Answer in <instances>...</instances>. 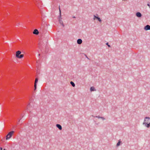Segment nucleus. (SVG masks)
Returning a JSON list of instances; mask_svg holds the SVG:
<instances>
[{
  "label": "nucleus",
  "instance_id": "nucleus-10",
  "mask_svg": "<svg viewBox=\"0 0 150 150\" xmlns=\"http://www.w3.org/2000/svg\"><path fill=\"white\" fill-rule=\"evenodd\" d=\"M56 126L57 127H58L60 130H62V127L61 125L59 124H57L56 125Z\"/></svg>",
  "mask_w": 150,
  "mask_h": 150
},
{
  "label": "nucleus",
  "instance_id": "nucleus-5",
  "mask_svg": "<svg viewBox=\"0 0 150 150\" xmlns=\"http://www.w3.org/2000/svg\"><path fill=\"white\" fill-rule=\"evenodd\" d=\"M144 29L145 30H150V26L147 25L144 27Z\"/></svg>",
  "mask_w": 150,
  "mask_h": 150
},
{
  "label": "nucleus",
  "instance_id": "nucleus-15",
  "mask_svg": "<svg viewBox=\"0 0 150 150\" xmlns=\"http://www.w3.org/2000/svg\"><path fill=\"white\" fill-rule=\"evenodd\" d=\"M106 45L108 46V47H110V45L108 44V43H106Z\"/></svg>",
  "mask_w": 150,
  "mask_h": 150
},
{
  "label": "nucleus",
  "instance_id": "nucleus-2",
  "mask_svg": "<svg viewBox=\"0 0 150 150\" xmlns=\"http://www.w3.org/2000/svg\"><path fill=\"white\" fill-rule=\"evenodd\" d=\"M21 52L20 51H18L16 52V56L18 59H21L23 57V54H21Z\"/></svg>",
  "mask_w": 150,
  "mask_h": 150
},
{
  "label": "nucleus",
  "instance_id": "nucleus-21",
  "mask_svg": "<svg viewBox=\"0 0 150 150\" xmlns=\"http://www.w3.org/2000/svg\"><path fill=\"white\" fill-rule=\"evenodd\" d=\"M4 150H6L5 149H4Z\"/></svg>",
  "mask_w": 150,
  "mask_h": 150
},
{
  "label": "nucleus",
  "instance_id": "nucleus-19",
  "mask_svg": "<svg viewBox=\"0 0 150 150\" xmlns=\"http://www.w3.org/2000/svg\"><path fill=\"white\" fill-rule=\"evenodd\" d=\"M59 11H60V8H59Z\"/></svg>",
  "mask_w": 150,
  "mask_h": 150
},
{
  "label": "nucleus",
  "instance_id": "nucleus-11",
  "mask_svg": "<svg viewBox=\"0 0 150 150\" xmlns=\"http://www.w3.org/2000/svg\"><path fill=\"white\" fill-rule=\"evenodd\" d=\"M91 91H93L95 90L94 88L93 87H92L90 88Z\"/></svg>",
  "mask_w": 150,
  "mask_h": 150
},
{
  "label": "nucleus",
  "instance_id": "nucleus-1",
  "mask_svg": "<svg viewBox=\"0 0 150 150\" xmlns=\"http://www.w3.org/2000/svg\"><path fill=\"white\" fill-rule=\"evenodd\" d=\"M143 124L148 128L150 127V118L146 117L144 119Z\"/></svg>",
  "mask_w": 150,
  "mask_h": 150
},
{
  "label": "nucleus",
  "instance_id": "nucleus-3",
  "mask_svg": "<svg viewBox=\"0 0 150 150\" xmlns=\"http://www.w3.org/2000/svg\"><path fill=\"white\" fill-rule=\"evenodd\" d=\"M14 132L13 131H11L9 132L6 137V140H7L10 138Z\"/></svg>",
  "mask_w": 150,
  "mask_h": 150
},
{
  "label": "nucleus",
  "instance_id": "nucleus-7",
  "mask_svg": "<svg viewBox=\"0 0 150 150\" xmlns=\"http://www.w3.org/2000/svg\"><path fill=\"white\" fill-rule=\"evenodd\" d=\"M136 16L138 17H140L142 16L141 14L139 12H137L136 14Z\"/></svg>",
  "mask_w": 150,
  "mask_h": 150
},
{
  "label": "nucleus",
  "instance_id": "nucleus-13",
  "mask_svg": "<svg viewBox=\"0 0 150 150\" xmlns=\"http://www.w3.org/2000/svg\"><path fill=\"white\" fill-rule=\"evenodd\" d=\"M121 142L120 141H119V142L117 143V146H118L120 145V143Z\"/></svg>",
  "mask_w": 150,
  "mask_h": 150
},
{
  "label": "nucleus",
  "instance_id": "nucleus-9",
  "mask_svg": "<svg viewBox=\"0 0 150 150\" xmlns=\"http://www.w3.org/2000/svg\"><path fill=\"white\" fill-rule=\"evenodd\" d=\"M82 42V40L81 39H79L77 40V43L79 44H81Z\"/></svg>",
  "mask_w": 150,
  "mask_h": 150
},
{
  "label": "nucleus",
  "instance_id": "nucleus-18",
  "mask_svg": "<svg viewBox=\"0 0 150 150\" xmlns=\"http://www.w3.org/2000/svg\"><path fill=\"white\" fill-rule=\"evenodd\" d=\"M62 25H63V26H64V25H63V23H62Z\"/></svg>",
  "mask_w": 150,
  "mask_h": 150
},
{
  "label": "nucleus",
  "instance_id": "nucleus-4",
  "mask_svg": "<svg viewBox=\"0 0 150 150\" xmlns=\"http://www.w3.org/2000/svg\"><path fill=\"white\" fill-rule=\"evenodd\" d=\"M38 81V78H36L35 79L34 84V90L35 91L37 88V84Z\"/></svg>",
  "mask_w": 150,
  "mask_h": 150
},
{
  "label": "nucleus",
  "instance_id": "nucleus-14",
  "mask_svg": "<svg viewBox=\"0 0 150 150\" xmlns=\"http://www.w3.org/2000/svg\"><path fill=\"white\" fill-rule=\"evenodd\" d=\"M96 117H97L98 118H100L103 119V117H100L99 116H97Z\"/></svg>",
  "mask_w": 150,
  "mask_h": 150
},
{
  "label": "nucleus",
  "instance_id": "nucleus-20",
  "mask_svg": "<svg viewBox=\"0 0 150 150\" xmlns=\"http://www.w3.org/2000/svg\"><path fill=\"white\" fill-rule=\"evenodd\" d=\"M29 105H28L27 106V107H28V106Z\"/></svg>",
  "mask_w": 150,
  "mask_h": 150
},
{
  "label": "nucleus",
  "instance_id": "nucleus-12",
  "mask_svg": "<svg viewBox=\"0 0 150 150\" xmlns=\"http://www.w3.org/2000/svg\"><path fill=\"white\" fill-rule=\"evenodd\" d=\"M70 83L73 87H74L75 86V84L73 82L71 81L70 82Z\"/></svg>",
  "mask_w": 150,
  "mask_h": 150
},
{
  "label": "nucleus",
  "instance_id": "nucleus-16",
  "mask_svg": "<svg viewBox=\"0 0 150 150\" xmlns=\"http://www.w3.org/2000/svg\"><path fill=\"white\" fill-rule=\"evenodd\" d=\"M147 5L150 8V6L149 3L147 4Z\"/></svg>",
  "mask_w": 150,
  "mask_h": 150
},
{
  "label": "nucleus",
  "instance_id": "nucleus-17",
  "mask_svg": "<svg viewBox=\"0 0 150 150\" xmlns=\"http://www.w3.org/2000/svg\"><path fill=\"white\" fill-rule=\"evenodd\" d=\"M0 150H2V147H0Z\"/></svg>",
  "mask_w": 150,
  "mask_h": 150
},
{
  "label": "nucleus",
  "instance_id": "nucleus-6",
  "mask_svg": "<svg viewBox=\"0 0 150 150\" xmlns=\"http://www.w3.org/2000/svg\"><path fill=\"white\" fill-rule=\"evenodd\" d=\"M33 33L34 34L38 35L39 34V32L38 30L35 29L34 30L33 32Z\"/></svg>",
  "mask_w": 150,
  "mask_h": 150
},
{
  "label": "nucleus",
  "instance_id": "nucleus-8",
  "mask_svg": "<svg viewBox=\"0 0 150 150\" xmlns=\"http://www.w3.org/2000/svg\"><path fill=\"white\" fill-rule=\"evenodd\" d=\"M94 19L95 20V18L96 19H98V20L100 22H101V20L100 19V18H99L98 17H97L96 16L94 15Z\"/></svg>",
  "mask_w": 150,
  "mask_h": 150
}]
</instances>
